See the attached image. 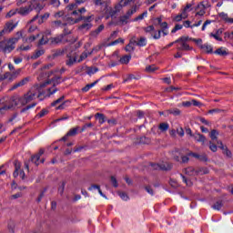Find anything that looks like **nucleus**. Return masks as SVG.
I'll return each instance as SVG.
<instances>
[{
    "instance_id": "nucleus-1",
    "label": "nucleus",
    "mask_w": 233,
    "mask_h": 233,
    "mask_svg": "<svg viewBox=\"0 0 233 233\" xmlns=\"http://www.w3.org/2000/svg\"><path fill=\"white\" fill-rule=\"evenodd\" d=\"M23 37V33L18 31L16 37L9 39L5 47H3V41H0V49L2 48L4 54H10L13 50H15V43Z\"/></svg>"
},
{
    "instance_id": "nucleus-2",
    "label": "nucleus",
    "mask_w": 233,
    "mask_h": 233,
    "mask_svg": "<svg viewBox=\"0 0 233 233\" xmlns=\"http://www.w3.org/2000/svg\"><path fill=\"white\" fill-rule=\"evenodd\" d=\"M37 96V92L34 91V89L29 90L25 95L23 96H13V99H15L16 103V106H19L21 105L22 106H25V105H27V103H30L31 101H34V98Z\"/></svg>"
},
{
    "instance_id": "nucleus-3",
    "label": "nucleus",
    "mask_w": 233,
    "mask_h": 233,
    "mask_svg": "<svg viewBox=\"0 0 233 233\" xmlns=\"http://www.w3.org/2000/svg\"><path fill=\"white\" fill-rule=\"evenodd\" d=\"M50 83H53V86L51 88L47 89V92L49 93V96H52L53 94H56L57 92V85H61V76H55L51 78V80H47L45 83L41 84L40 86L41 88H45L47 85H50Z\"/></svg>"
},
{
    "instance_id": "nucleus-4",
    "label": "nucleus",
    "mask_w": 233,
    "mask_h": 233,
    "mask_svg": "<svg viewBox=\"0 0 233 233\" xmlns=\"http://www.w3.org/2000/svg\"><path fill=\"white\" fill-rule=\"evenodd\" d=\"M0 114H5L7 110H12V108H15V106H17L14 97H11L9 100H6L5 102L0 100Z\"/></svg>"
},
{
    "instance_id": "nucleus-5",
    "label": "nucleus",
    "mask_w": 233,
    "mask_h": 233,
    "mask_svg": "<svg viewBox=\"0 0 233 233\" xmlns=\"http://www.w3.org/2000/svg\"><path fill=\"white\" fill-rule=\"evenodd\" d=\"M29 8H31V12H32V10H37V12H38V14L29 21V23H34V21H36V19L39 18V14H40L41 10H43V8H45V6L43 5H41L40 0H31L29 3Z\"/></svg>"
},
{
    "instance_id": "nucleus-6",
    "label": "nucleus",
    "mask_w": 233,
    "mask_h": 233,
    "mask_svg": "<svg viewBox=\"0 0 233 233\" xmlns=\"http://www.w3.org/2000/svg\"><path fill=\"white\" fill-rule=\"evenodd\" d=\"M19 74H21V69H17L13 73L6 72L3 76L0 77V81H4V79H8V81H14V79H17Z\"/></svg>"
},
{
    "instance_id": "nucleus-7",
    "label": "nucleus",
    "mask_w": 233,
    "mask_h": 233,
    "mask_svg": "<svg viewBox=\"0 0 233 233\" xmlns=\"http://www.w3.org/2000/svg\"><path fill=\"white\" fill-rule=\"evenodd\" d=\"M17 26V24H14V21H9L5 24V28L0 32V37L3 35L5 33L10 34L14 28Z\"/></svg>"
},
{
    "instance_id": "nucleus-8",
    "label": "nucleus",
    "mask_w": 233,
    "mask_h": 233,
    "mask_svg": "<svg viewBox=\"0 0 233 233\" xmlns=\"http://www.w3.org/2000/svg\"><path fill=\"white\" fill-rule=\"evenodd\" d=\"M29 82H30V76H26L22 80H20L19 82L13 85L10 90H16V88H19V86H25V85H26Z\"/></svg>"
},
{
    "instance_id": "nucleus-9",
    "label": "nucleus",
    "mask_w": 233,
    "mask_h": 233,
    "mask_svg": "<svg viewBox=\"0 0 233 233\" xmlns=\"http://www.w3.org/2000/svg\"><path fill=\"white\" fill-rule=\"evenodd\" d=\"M177 44L178 45L177 46V50L181 52H188V50H192V47H190L187 42L180 41Z\"/></svg>"
},
{
    "instance_id": "nucleus-10",
    "label": "nucleus",
    "mask_w": 233,
    "mask_h": 233,
    "mask_svg": "<svg viewBox=\"0 0 233 233\" xmlns=\"http://www.w3.org/2000/svg\"><path fill=\"white\" fill-rule=\"evenodd\" d=\"M217 145L220 150H223V154H226L228 157H230L232 156V152L228 150V148L223 145V142L221 140H217Z\"/></svg>"
},
{
    "instance_id": "nucleus-11",
    "label": "nucleus",
    "mask_w": 233,
    "mask_h": 233,
    "mask_svg": "<svg viewBox=\"0 0 233 233\" xmlns=\"http://www.w3.org/2000/svg\"><path fill=\"white\" fill-rule=\"evenodd\" d=\"M76 58L75 55H72V53L67 54L66 59V66H73L74 63H76Z\"/></svg>"
},
{
    "instance_id": "nucleus-12",
    "label": "nucleus",
    "mask_w": 233,
    "mask_h": 233,
    "mask_svg": "<svg viewBox=\"0 0 233 233\" xmlns=\"http://www.w3.org/2000/svg\"><path fill=\"white\" fill-rule=\"evenodd\" d=\"M63 39H65V38L63 37L62 35H59L56 37H50L49 45H59V43H63Z\"/></svg>"
},
{
    "instance_id": "nucleus-13",
    "label": "nucleus",
    "mask_w": 233,
    "mask_h": 233,
    "mask_svg": "<svg viewBox=\"0 0 233 233\" xmlns=\"http://www.w3.org/2000/svg\"><path fill=\"white\" fill-rule=\"evenodd\" d=\"M104 30H105V25H100L96 30L91 31L90 35L91 37H97V35H99V34H101V32Z\"/></svg>"
},
{
    "instance_id": "nucleus-14",
    "label": "nucleus",
    "mask_w": 233,
    "mask_h": 233,
    "mask_svg": "<svg viewBox=\"0 0 233 233\" xmlns=\"http://www.w3.org/2000/svg\"><path fill=\"white\" fill-rule=\"evenodd\" d=\"M18 10V14H20V15H28V14H30V12H32V8H30V6H25V7H20Z\"/></svg>"
},
{
    "instance_id": "nucleus-15",
    "label": "nucleus",
    "mask_w": 233,
    "mask_h": 233,
    "mask_svg": "<svg viewBox=\"0 0 233 233\" xmlns=\"http://www.w3.org/2000/svg\"><path fill=\"white\" fill-rule=\"evenodd\" d=\"M221 34H223V28L217 30L216 34L210 33L209 35L210 37H214V39H216L217 41H223V38L219 36L221 35Z\"/></svg>"
},
{
    "instance_id": "nucleus-16",
    "label": "nucleus",
    "mask_w": 233,
    "mask_h": 233,
    "mask_svg": "<svg viewBox=\"0 0 233 233\" xmlns=\"http://www.w3.org/2000/svg\"><path fill=\"white\" fill-rule=\"evenodd\" d=\"M193 157L196 159H198V161H203L204 163H207L208 161V157H207V154H193Z\"/></svg>"
},
{
    "instance_id": "nucleus-17",
    "label": "nucleus",
    "mask_w": 233,
    "mask_h": 233,
    "mask_svg": "<svg viewBox=\"0 0 233 233\" xmlns=\"http://www.w3.org/2000/svg\"><path fill=\"white\" fill-rule=\"evenodd\" d=\"M184 172L187 174V176H198V170L193 167L185 168Z\"/></svg>"
},
{
    "instance_id": "nucleus-18",
    "label": "nucleus",
    "mask_w": 233,
    "mask_h": 233,
    "mask_svg": "<svg viewBox=\"0 0 233 233\" xmlns=\"http://www.w3.org/2000/svg\"><path fill=\"white\" fill-rule=\"evenodd\" d=\"M51 26L52 28H65V26H66V23H63L61 20H56L52 22Z\"/></svg>"
},
{
    "instance_id": "nucleus-19",
    "label": "nucleus",
    "mask_w": 233,
    "mask_h": 233,
    "mask_svg": "<svg viewBox=\"0 0 233 233\" xmlns=\"http://www.w3.org/2000/svg\"><path fill=\"white\" fill-rule=\"evenodd\" d=\"M134 45H136V37L131 38L129 44L126 46V52H134Z\"/></svg>"
},
{
    "instance_id": "nucleus-20",
    "label": "nucleus",
    "mask_w": 233,
    "mask_h": 233,
    "mask_svg": "<svg viewBox=\"0 0 233 233\" xmlns=\"http://www.w3.org/2000/svg\"><path fill=\"white\" fill-rule=\"evenodd\" d=\"M193 137H194L195 141H198V143L204 144L205 141H207V138L205 137V136H203L199 133L193 135Z\"/></svg>"
},
{
    "instance_id": "nucleus-21",
    "label": "nucleus",
    "mask_w": 233,
    "mask_h": 233,
    "mask_svg": "<svg viewBox=\"0 0 233 233\" xmlns=\"http://www.w3.org/2000/svg\"><path fill=\"white\" fill-rule=\"evenodd\" d=\"M44 54H45V49H37L35 51L33 56H31V59H39V57H41V56H43Z\"/></svg>"
},
{
    "instance_id": "nucleus-22",
    "label": "nucleus",
    "mask_w": 233,
    "mask_h": 233,
    "mask_svg": "<svg viewBox=\"0 0 233 233\" xmlns=\"http://www.w3.org/2000/svg\"><path fill=\"white\" fill-rule=\"evenodd\" d=\"M214 54H217V56H221L222 57H225L227 56H228V52L227 50H225V48L223 47H219L218 48Z\"/></svg>"
},
{
    "instance_id": "nucleus-23",
    "label": "nucleus",
    "mask_w": 233,
    "mask_h": 233,
    "mask_svg": "<svg viewBox=\"0 0 233 233\" xmlns=\"http://www.w3.org/2000/svg\"><path fill=\"white\" fill-rule=\"evenodd\" d=\"M95 117H96V119H98V123L100 125H103V123H105V121H106V116H105V115L102 113H96L95 115Z\"/></svg>"
},
{
    "instance_id": "nucleus-24",
    "label": "nucleus",
    "mask_w": 233,
    "mask_h": 233,
    "mask_svg": "<svg viewBox=\"0 0 233 233\" xmlns=\"http://www.w3.org/2000/svg\"><path fill=\"white\" fill-rule=\"evenodd\" d=\"M137 46H147V38L141 36L140 38L136 39Z\"/></svg>"
},
{
    "instance_id": "nucleus-25",
    "label": "nucleus",
    "mask_w": 233,
    "mask_h": 233,
    "mask_svg": "<svg viewBox=\"0 0 233 233\" xmlns=\"http://www.w3.org/2000/svg\"><path fill=\"white\" fill-rule=\"evenodd\" d=\"M136 12H137V5H133L126 14L127 19H130V17H132Z\"/></svg>"
},
{
    "instance_id": "nucleus-26",
    "label": "nucleus",
    "mask_w": 233,
    "mask_h": 233,
    "mask_svg": "<svg viewBox=\"0 0 233 233\" xmlns=\"http://www.w3.org/2000/svg\"><path fill=\"white\" fill-rule=\"evenodd\" d=\"M128 17L125 15L119 17L118 25L120 26H125V25H128Z\"/></svg>"
},
{
    "instance_id": "nucleus-27",
    "label": "nucleus",
    "mask_w": 233,
    "mask_h": 233,
    "mask_svg": "<svg viewBox=\"0 0 233 233\" xmlns=\"http://www.w3.org/2000/svg\"><path fill=\"white\" fill-rule=\"evenodd\" d=\"M130 59H132V56L126 55L120 58V63L122 65H128V63H130Z\"/></svg>"
},
{
    "instance_id": "nucleus-28",
    "label": "nucleus",
    "mask_w": 233,
    "mask_h": 233,
    "mask_svg": "<svg viewBox=\"0 0 233 233\" xmlns=\"http://www.w3.org/2000/svg\"><path fill=\"white\" fill-rule=\"evenodd\" d=\"M98 82L99 80H96L91 84H87L85 87L82 88V92H88V90H90L93 86H96V85H97Z\"/></svg>"
},
{
    "instance_id": "nucleus-29",
    "label": "nucleus",
    "mask_w": 233,
    "mask_h": 233,
    "mask_svg": "<svg viewBox=\"0 0 233 233\" xmlns=\"http://www.w3.org/2000/svg\"><path fill=\"white\" fill-rule=\"evenodd\" d=\"M169 126L168 123L167 122H162L158 125V130L162 131V132H167V130H168Z\"/></svg>"
},
{
    "instance_id": "nucleus-30",
    "label": "nucleus",
    "mask_w": 233,
    "mask_h": 233,
    "mask_svg": "<svg viewBox=\"0 0 233 233\" xmlns=\"http://www.w3.org/2000/svg\"><path fill=\"white\" fill-rule=\"evenodd\" d=\"M172 156H173V159H175V161L179 162V156H181V151H179V149H175L172 151Z\"/></svg>"
},
{
    "instance_id": "nucleus-31",
    "label": "nucleus",
    "mask_w": 233,
    "mask_h": 233,
    "mask_svg": "<svg viewBox=\"0 0 233 233\" xmlns=\"http://www.w3.org/2000/svg\"><path fill=\"white\" fill-rule=\"evenodd\" d=\"M172 169V164L168 163H163L159 165L158 170H171Z\"/></svg>"
},
{
    "instance_id": "nucleus-32",
    "label": "nucleus",
    "mask_w": 233,
    "mask_h": 233,
    "mask_svg": "<svg viewBox=\"0 0 233 233\" xmlns=\"http://www.w3.org/2000/svg\"><path fill=\"white\" fill-rule=\"evenodd\" d=\"M199 46L202 50H205L207 52V54H212V52H213L212 46L200 45Z\"/></svg>"
},
{
    "instance_id": "nucleus-33",
    "label": "nucleus",
    "mask_w": 233,
    "mask_h": 233,
    "mask_svg": "<svg viewBox=\"0 0 233 233\" xmlns=\"http://www.w3.org/2000/svg\"><path fill=\"white\" fill-rule=\"evenodd\" d=\"M79 21H86L87 23H90L92 21V16L80 15L78 18L76 19L75 23H79Z\"/></svg>"
},
{
    "instance_id": "nucleus-34",
    "label": "nucleus",
    "mask_w": 233,
    "mask_h": 233,
    "mask_svg": "<svg viewBox=\"0 0 233 233\" xmlns=\"http://www.w3.org/2000/svg\"><path fill=\"white\" fill-rule=\"evenodd\" d=\"M214 210H220L223 208V200H218L213 206Z\"/></svg>"
},
{
    "instance_id": "nucleus-35",
    "label": "nucleus",
    "mask_w": 233,
    "mask_h": 233,
    "mask_svg": "<svg viewBox=\"0 0 233 233\" xmlns=\"http://www.w3.org/2000/svg\"><path fill=\"white\" fill-rule=\"evenodd\" d=\"M167 114H172L173 116H180L181 115V110L178 108H171L167 110Z\"/></svg>"
},
{
    "instance_id": "nucleus-36",
    "label": "nucleus",
    "mask_w": 233,
    "mask_h": 233,
    "mask_svg": "<svg viewBox=\"0 0 233 233\" xmlns=\"http://www.w3.org/2000/svg\"><path fill=\"white\" fill-rule=\"evenodd\" d=\"M90 28H92V24L86 23V24H82L81 25H79L78 30H81V31L86 30V31H88V30H90Z\"/></svg>"
},
{
    "instance_id": "nucleus-37",
    "label": "nucleus",
    "mask_w": 233,
    "mask_h": 233,
    "mask_svg": "<svg viewBox=\"0 0 233 233\" xmlns=\"http://www.w3.org/2000/svg\"><path fill=\"white\" fill-rule=\"evenodd\" d=\"M39 159H41L39 155L32 156L31 157V163H34L35 165V167H39Z\"/></svg>"
},
{
    "instance_id": "nucleus-38",
    "label": "nucleus",
    "mask_w": 233,
    "mask_h": 233,
    "mask_svg": "<svg viewBox=\"0 0 233 233\" xmlns=\"http://www.w3.org/2000/svg\"><path fill=\"white\" fill-rule=\"evenodd\" d=\"M65 101V96H60L58 99L55 100L51 103V106H57V105H61Z\"/></svg>"
},
{
    "instance_id": "nucleus-39",
    "label": "nucleus",
    "mask_w": 233,
    "mask_h": 233,
    "mask_svg": "<svg viewBox=\"0 0 233 233\" xmlns=\"http://www.w3.org/2000/svg\"><path fill=\"white\" fill-rule=\"evenodd\" d=\"M219 136V132H218V130L213 129L210 132V138L212 139V141H218V137Z\"/></svg>"
},
{
    "instance_id": "nucleus-40",
    "label": "nucleus",
    "mask_w": 233,
    "mask_h": 233,
    "mask_svg": "<svg viewBox=\"0 0 233 233\" xmlns=\"http://www.w3.org/2000/svg\"><path fill=\"white\" fill-rule=\"evenodd\" d=\"M49 42H50V38L42 36V38L38 42V46H43V45H46Z\"/></svg>"
},
{
    "instance_id": "nucleus-41",
    "label": "nucleus",
    "mask_w": 233,
    "mask_h": 233,
    "mask_svg": "<svg viewBox=\"0 0 233 233\" xmlns=\"http://www.w3.org/2000/svg\"><path fill=\"white\" fill-rule=\"evenodd\" d=\"M156 70H157V67H156L155 65L147 66L146 67V72H148L149 74L156 72Z\"/></svg>"
},
{
    "instance_id": "nucleus-42",
    "label": "nucleus",
    "mask_w": 233,
    "mask_h": 233,
    "mask_svg": "<svg viewBox=\"0 0 233 233\" xmlns=\"http://www.w3.org/2000/svg\"><path fill=\"white\" fill-rule=\"evenodd\" d=\"M96 72H99V68L97 67H87L86 73L88 76H92V74H96Z\"/></svg>"
},
{
    "instance_id": "nucleus-43",
    "label": "nucleus",
    "mask_w": 233,
    "mask_h": 233,
    "mask_svg": "<svg viewBox=\"0 0 233 233\" xmlns=\"http://www.w3.org/2000/svg\"><path fill=\"white\" fill-rule=\"evenodd\" d=\"M147 15H148V12L145 11L144 13L139 15L138 16L135 17L134 21H141V20L145 19V17H147Z\"/></svg>"
},
{
    "instance_id": "nucleus-44",
    "label": "nucleus",
    "mask_w": 233,
    "mask_h": 233,
    "mask_svg": "<svg viewBox=\"0 0 233 233\" xmlns=\"http://www.w3.org/2000/svg\"><path fill=\"white\" fill-rule=\"evenodd\" d=\"M117 194L121 198V199H123L124 201H128L129 197L127 193L118 191Z\"/></svg>"
},
{
    "instance_id": "nucleus-45",
    "label": "nucleus",
    "mask_w": 233,
    "mask_h": 233,
    "mask_svg": "<svg viewBox=\"0 0 233 233\" xmlns=\"http://www.w3.org/2000/svg\"><path fill=\"white\" fill-rule=\"evenodd\" d=\"M194 38H190L188 36H181L178 39L175 41V43H179L180 41H183L184 43H187V41H192Z\"/></svg>"
},
{
    "instance_id": "nucleus-46",
    "label": "nucleus",
    "mask_w": 233,
    "mask_h": 233,
    "mask_svg": "<svg viewBox=\"0 0 233 233\" xmlns=\"http://www.w3.org/2000/svg\"><path fill=\"white\" fill-rule=\"evenodd\" d=\"M198 174H208V169L207 167H198L197 169V176Z\"/></svg>"
},
{
    "instance_id": "nucleus-47",
    "label": "nucleus",
    "mask_w": 233,
    "mask_h": 233,
    "mask_svg": "<svg viewBox=\"0 0 233 233\" xmlns=\"http://www.w3.org/2000/svg\"><path fill=\"white\" fill-rule=\"evenodd\" d=\"M77 135V127H74L71 128L68 132H67V136H69V137L76 136Z\"/></svg>"
},
{
    "instance_id": "nucleus-48",
    "label": "nucleus",
    "mask_w": 233,
    "mask_h": 233,
    "mask_svg": "<svg viewBox=\"0 0 233 233\" xmlns=\"http://www.w3.org/2000/svg\"><path fill=\"white\" fill-rule=\"evenodd\" d=\"M66 103H70L69 100H66L64 102H62L57 107L56 110H65L66 106Z\"/></svg>"
},
{
    "instance_id": "nucleus-49",
    "label": "nucleus",
    "mask_w": 233,
    "mask_h": 233,
    "mask_svg": "<svg viewBox=\"0 0 233 233\" xmlns=\"http://www.w3.org/2000/svg\"><path fill=\"white\" fill-rule=\"evenodd\" d=\"M140 143H142V145H149L150 138L147 137H140Z\"/></svg>"
},
{
    "instance_id": "nucleus-50",
    "label": "nucleus",
    "mask_w": 233,
    "mask_h": 233,
    "mask_svg": "<svg viewBox=\"0 0 233 233\" xmlns=\"http://www.w3.org/2000/svg\"><path fill=\"white\" fill-rule=\"evenodd\" d=\"M36 105H37L36 103H33L31 105H28L27 106L21 109V114L26 112V110H30V108H34V106H35Z\"/></svg>"
},
{
    "instance_id": "nucleus-51",
    "label": "nucleus",
    "mask_w": 233,
    "mask_h": 233,
    "mask_svg": "<svg viewBox=\"0 0 233 233\" xmlns=\"http://www.w3.org/2000/svg\"><path fill=\"white\" fill-rule=\"evenodd\" d=\"M46 114H48V110H46V109H42V110L40 111V113H38V114L36 115V117H38V118L45 117V116H46Z\"/></svg>"
},
{
    "instance_id": "nucleus-52",
    "label": "nucleus",
    "mask_w": 233,
    "mask_h": 233,
    "mask_svg": "<svg viewBox=\"0 0 233 233\" xmlns=\"http://www.w3.org/2000/svg\"><path fill=\"white\" fill-rule=\"evenodd\" d=\"M185 14H180L177 16H175L174 21H177V23H179V21L183 20V19H187V16H183Z\"/></svg>"
},
{
    "instance_id": "nucleus-53",
    "label": "nucleus",
    "mask_w": 233,
    "mask_h": 233,
    "mask_svg": "<svg viewBox=\"0 0 233 233\" xmlns=\"http://www.w3.org/2000/svg\"><path fill=\"white\" fill-rule=\"evenodd\" d=\"M65 54V50L63 49H57L54 54V57H59V56H63Z\"/></svg>"
},
{
    "instance_id": "nucleus-54",
    "label": "nucleus",
    "mask_w": 233,
    "mask_h": 233,
    "mask_svg": "<svg viewBox=\"0 0 233 233\" xmlns=\"http://www.w3.org/2000/svg\"><path fill=\"white\" fill-rule=\"evenodd\" d=\"M183 28V25L177 24L175 27L171 30V34H176L177 30H181Z\"/></svg>"
},
{
    "instance_id": "nucleus-55",
    "label": "nucleus",
    "mask_w": 233,
    "mask_h": 233,
    "mask_svg": "<svg viewBox=\"0 0 233 233\" xmlns=\"http://www.w3.org/2000/svg\"><path fill=\"white\" fill-rule=\"evenodd\" d=\"M70 34H72V31H70L68 28H66V26H65L63 34H61L60 35H63V37H66V35H70Z\"/></svg>"
},
{
    "instance_id": "nucleus-56",
    "label": "nucleus",
    "mask_w": 233,
    "mask_h": 233,
    "mask_svg": "<svg viewBox=\"0 0 233 233\" xmlns=\"http://www.w3.org/2000/svg\"><path fill=\"white\" fill-rule=\"evenodd\" d=\"M145 190L147 194H150V196H154V189L152 188V186H146Z\"/></svg>"
},
{
    "instance_id": "nucleus-57",
    "label": "nucleus",
    "mask_w": 233,
    "mask_h": 233,
    "mask_svg": "<svg viewBox=\"0 0 233 233\" xmlns=\"http://www.w3.org/2000/svg\"><path fill=\"white\" fill-rule=\"evenodd\" d=\"M154 30H156L154 25H148L147 27L144 28V32H146L147 34H150V32H154Z\"/></svg>"
},
{
    "instance_id": "nucleus-58",
    "label": "nucleus",
    "mask_w": 233,
    "mask_h": 233,
    "mask_svg": "<svg viewBox=\"0 0 233 233\" xmlns=\"http://www.w3.org/2000/svg\"><path fill=\"white\" fill-rule=\"evenodd\" d=\"M48 17H50V14L48 13L44 14L43 15H41V19L39 20V23H45V21H46Z\"/></svg>"
},
{
    "instance_id": "nucleus-59",
    "label": "nucleus",
    "mask_w": 233,
    "mask_h": 233,
    "mask_svg": "<svg viewBox=\"0 0 233 233\" xmlns=\"http://www.w3.org/2000/svg\"><path fill=\"white\" fill-rule=\"evenodd\" d=\"M209 149L212 152H218V146L210 141L209 142Z\"/></svg>"
},
{
    "instance_id": "nucleus-60",
    "label": "nucleus",
    "mask_w": 233,
    "mask_h": 233,
    "mask_svg": "<svg viewBox=\"0 0 233 233\" xmlns=\"http://www.w3.org/2000/svg\"><path fill=\"white\" fill-rule=\"evenodd\" d=\"M65 185H66V183L63 181L62 185L58 187V192L61 196H63V193L65 192Z\"/></svg>"
},
{
    "instance_id": "nucleus-61",
    "label": "nucleus",
    "mask_w": 233,
    "mask_h": 233,
    "mask_svg": "<svg viewBox=\"0 0 233 233\" xmlns=\"http://www.w3.org/2000/svg\"><path fill=\"white\" fill-rule=\"evenodd\" d=\"M111 183H112L113 187H115V188H117V187L119 186L117 184V179L114 176L111 177Z\"/></svg>"
},
{
    "instance_id": "nucleus-62",
    "label": "nucleus",
    "mask_w": 233,
    "mask_h": 233,
    "mask_svg": "<svg viewBox=\"0 0 233 233\" xmlns=\"http://www.w3.org/2000/svg\"><path fill=\"white\" fill-rule=\"evenodd\" d=\"M86 57H88V53H82L80 56V58L78 59V63H81V61H85V59H86Z\"/></svg>"
},
{
    "instance_id": "nucleus-63",
    "label": "nucleus",
    "mask_w": 233,
    "mask_h": 233,
    "mask_svg": "<svg viewBox=\"0 0 233 233\" xmlns=\"http://www.w3.org/2000/svg\"><path fill=\"white\" fill-rule=\"evenodd\" d=\"M14 165L15 170H21V162H19V160H15Z\"/></svg>"
},
{
    "instance_id": "nucleus-64",
    "label": "nucleus",
    "mask_w": 233,
    "mask_h": 233,
    "mask_svg": "<svg viewBox=\"0 0 233 233\" xmlns=\"http://www.w3.org/2000/svg\"><path fill=\"white\" fill-rule=\"evenodd\" d=\"M52 6H55V8H58V6L61 5V2L59 0H51Z\"/></svg>"
}]
</instances>
